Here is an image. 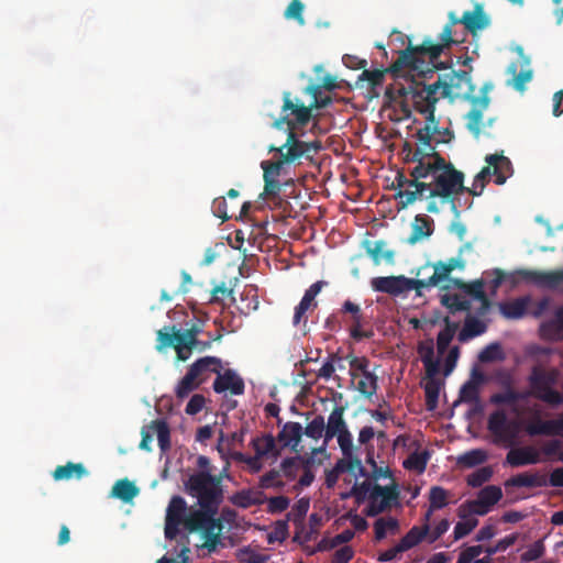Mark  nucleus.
I'll return each mask as SVG.
<instances>
[{
    "mask_svg": "<svg viewBox=\"0 0 563 563\" xmlns=\"http://www.w3.org/2000/svg\"><path fill=\"white\" fill-rule=\"evenodd\" d=\"M200 332L201 328L198 324H192L183 332L176 330L175 325L165 327L157 331L156 349L162 351L174 343H179L185 346L187 351L191 352L195 345H197V336Z\"/></svg>",
    "mask_w": 563,
    "mask_h": 563,
    "instance_id": "obj_11",
    "label": "nucleus"
},
{
    "mask_svg": "<svg viewBox=\"0 0 563 563\" xmlns=\"http://www.w3.org/2000/svg\"><path fill=\"white\" fill-rule=\"evenodd\" d=\"M423 389L427 410H435L439 404V395L441 389L440 379H426Z\"/></svg>",
    "mask_w": 563,
    "mask_h": 563,
    "instance_id": "obj_39",
    "label": "nucleus"
},
{
    "mask_svg": "<svg viewBox=\"0 0 563 563\" xmlns=\"http://www.w3.org/2000/svg\"><path fill=\"white\" fill-rule=\"evenodd\" d=\"M433 233V220L426 214H417L411 224V233L407 243L415 245Z\"/></svg>",
    "mask_w": 563,
    "mask_h": 563,
    "instance_id": "obj_24",
    "label": "nucleus"
},
{
    "mask_svg": "<svg viewBox=\"0 0 563 563\" xmlns=\"http://www.w3.org/2000/svg\"><path fill=\"white\" fill-rule=\"evenodd\" d=\"M398 520L389 517L388 519L379 518L374 523L375 539L383 540L386 537L387 530L395 531L398 529Z\"/></svg>",
    "mask_w": 563,
    "mask_h": 563,
    "instance_id": "obj_50",
    "label": "nucleus"
},
{
    "mask_svg": "<svg viewBox=\"0 0 563 563\" xmlns=\"http://www.w3.org/2000/svg\"><path fill=\"white\" fill-rule=\"evenodd\" d=\"M459 399L462 402L479 405V388L473 383L466 382L460 389Z\"/></svg>",
    "mask_w": 563,
    "mask_h": 563,
    "instance_id": "obj_55",
    "label": "nucleus"
},
{
    "mask_svg": "<svg viewBox=\"0 0 563 563\" xmlns=\"http://www.w3.org/2000/svg\"><path fill=\"white\" fill-rule=\"evenodd\" d=\"M423 178H413L410 180V186L400 189L396 192L395 198L399 199L398 210L407 208L412 205L417 199H420L430 189V184L422 180Z\"/></svg>",
    "mask_w": 563,
    "mask_h": 563,
    "instance_id": "obj_17",
    "label": "nucleus"
},
{
    "mask_svg": "<svg viewBox=\"0 0 563 563\" xmlns=\"http://www.w3.org/2000/svg\"><path fill=\"white\" fill-rule=\"evenodd\" d=\"M558 379L559 373L556 369L548 371L533 367L529 376L531 395L552 407L562 405L563 394L553 388L558 384Z\"/></svg>",
    "mask_w": 563,
    "mask_h": 563,
    "instance_id": "obj_8",
    "label": "nucleus"
},
{
    "mask_svg": "<svg viewBox=\"0 0 563 563\" xmlns=\"http://www.w3.org/2000/svg\"><path fill=\"white\" fill-rule=\"evenodd\" d=\"M374 485L369 481L362 483H355L351 492L342 496V498L354 497L357 504H361L368 499L369 494L373 490Z\"/></svg>",
    "mask_w": 563,
    "mask_h": 563,
    "instance_id": "obj_47",
    "label": "nucleus"
},
{
    "mask_svg": "<svg viewBox=\"0 0 563 563\" xmlns=\"http://www.w3.org/2000/svg\"><path fill=\"white\" fill-rule=\"evenodd\" d=\"M377 376L375 374L362 375L356 383V390L366 398H371L377 391Z\"/></svg>",
    "mask_w": 563,
    "mask_h": 563,
    "instance_id": "obj_46",
    "label": "nucleus"
},
{
    "mask_svg": "<svg viewBox=\"0 0 563 563\" xmlns=\"http://www.w3.org/2000/svg\"><path fill=\"white\" fill-rule=\"evenodd\" d=\"M429 531V526L426 523L422 528L412 527L399 541L404 551H407L419 544Z\"/></svg>",
    "mask_w": 563,
    "mask_h": 563,
    "instance_id": "obj_40",
    "label": "nucleus"
},
{
    "mask_svg": "<svg viewBox=\"0 0 563 563\" xmlns=\"http://www.w3.org/2000/svg\"><path fill=\"white\" fill-rule=\"evenodd\" d=\"M255 454L265 456L269 453L277 454L275 438L272 434H264L252 440Z\"/></svg>",
    "mask_w": 563,
    "mask_h": 563,
    "instance_id": "obj_41",
    "label": "nucleus"
},
{
    "mask_svg": "<svg viewBox=\"0 0 563 563\" xmlns=\"http://www.w3.org/2000/svg\"><path fill=\"white\" fill-rule=\"evenodd\" d=\"M428 457L426 454H419L417 452L410 454L404 462V467L407 470H415L422 473L426 470Z\"/></svg>",
    "mask_w": 563,
    "mask_h": 563,
    "instance_id": "obj_62",
    "label": "nucleus"
},
{
    "mask_svg": "<svg viewBox=\"0 0 563 563\" xmlns=\"http://www.w3.org/2000/svg\"><path fill=\"white\" fill-rule=\"evenodd\" d=\"M465 263L460 257H451L448 262H437L433 264L434 272L428 279H420L423 288L438 286L442 280L446 279L455 268H464Z\"/></svg>",
    "mask_w": 563,
    "mask_h": 563,
    "instance_id": "obj_19",
    "label": "nucleus"
},
{
    "mask_svg": "<svg viewBox=\"0 0 563 563\" xmlns=\"http://www.w3.org/2000/svg\"><path fill=\"white\" fill-rule=\"evenodd\" d=\"M493 476L490 466H484L467 476V485L471 487H481L484 483L488 482Z\"/></svg>",
    "mask_w": 563,
    "mask_h": 563,
    "instance_id": "obj_52",
    "label": "nucleus"
},
{
    "mask_svg": "<svg viewBox=\"0 0 563 563\" xmlns=\"http://www.w3.org/2000/svg\"><path fill=\"white\" fill-rule=\"evenodd\" d=\"M349 358L351 367L350 376L353 382L358 376V373H361V376H366V374H373L372 372L368 371L369 361L366 357L349 356Z\"/></svg>",
    "mask_w": 563,
    "mask_h": 563,
    "instance_id": "obj_54",
    "label": "nucleus"
},
{
    "mask_svg": "<svg viewBox=\"0 0 563 563\" xmlns=\"http://www.w3.org/2000/svg\"><path fill=\"white\" fill-rule=\"evenodd\" d=\"M441 98L452 95L464 96L467 100L475 97V86L472 84L471 74L466 70H452L441 77Z\"/></svg>",
    "mask_w": 563,
    "mask_h": 563,
    "instance_id": "obj_12",
    "label": "nucleus"
},
{
    "mask_svg": "<svg viewBox=\"0 0 563 563\" xmlns=\"http://www.w3.org/2000/svg\"><path fill=\"white\" fill-rule=\"evenodd\" d=\"M322 89L323 87L321 85H309L305 88V92L313 98L312 103L310 106H306L307 108H310V111L313 108H325L332 102V99L329 96L322 97Z\"/></svg>",
    "mask_w": 563,
    "mask_h": 563,
    "instance_id": "obj_45",
    "label": "nucleus"
},
{
    "mask_svg": "<svg viewBox=\"0 0 563 563\" xmlns=\"http://www.w3.org/2000/svg\"><path fill=\"white\" fill-rule=\"evenodd\" d=\"M303 428L299 422H287L278 433V441L284 446L296 449L301 440Z\"/></svg>",
    "mask_w": 563,
    "mask_h": 563,
    "instance_id": "obj_30",
    "label": "nucleus"
},
{
    "mask_svg": "<svg viewBox=\"0 0 563 563\" xmlns=\"http://www.w3.org/2000/svg\"><path fill=\"white\" fill-rule=\"evenodd\" d=\"M399 499V488L396 483L387 486L374 484L373 490L368 496V505L364 509L367 517H376L390 508Z\"/></svg>",
    "mask_w": 563,
    "mask_h": 563,
    "instance_id": "obj_13",
    "label": "nucleus"
},
{
    "mask_svg": "<svg viewBox=\"0 0 563 563\" xmlns=\"http://www.w3.org/2000/svg\"><path fill=\"white\" fill-rule=\"evenodd\" d=\"M431 510L442 509L448 505V492L441 486H432L429 493Z\"/></svg>",
    "mask_w": 563,
    "mask_h": 563,
    "instance_id": "obj_51",
    "label": "nucleus"
},
{
    "mask_svg": "<svg viewBox=\"0 0 563 563\" xmlns=\"http://www.w3.org/2000/svg\"><path fill=\"white\" fill-rule=\"evenodd\" d=\"M305 465L300 456L286 457L280 463V473L288 479L292 481L296 478L299 470Z\"/></svg>",
    "mask_w": 563,
    "mask_h": 563,
    "instance_id": "obj_48",
    "label": "nucleus"
},
{
    "mask_svg": "<svg viewBox=\"0 0 563 563\" xmlns=\"http://www.w3.org/2000/svg\"><path fill=\"white\" fill-rule=\"evenodd\" d=\"M487 456L483 450H472L460 456L459 462L466 467H474L486 461Z\"/></svg>",
    "mask_w": 563,
    "mask_h": 563,
    "instance_id": "obj_58",
    "label": "nucleus"
},
{
    "mask_svg": "<svg viewBox=\"0 0 563 563\" xmlns=\"http://www.w3.org/2000/svg\"><path fill=\"white\" fill-rule=\"evenodd\" d=\"M519 58L507 67V74L511 75V79L507 81L517 91H525L526 85L531 81L533 71L530 68V58L523 54L521 47H518Z\"/></svg>",
    "mask_w": 563,
    "mask_h": 563,
    "instance_id": "obj_14",
    "label": "nucleus"
},
{
    "mask_svg": "<svg viewBox=\"0 0 563 563\" xmlns=\"http://www.w3.org/2000/svg\"><path fill=\"white\" fill-rule=\"evenodd\" d=\"M280 472L276 470H271L266 474H264L260 479L261 488H271L275 487L282 489L285 486V483L279 479Z\"/></svg>",
    "mask_w": 563,
    "mask_h": 563,
    "instance_id": "obj_64",
    "label": "nucleus"
},
{
    "mask_svg": "<svg viewBox=\"0 0 563 563\" xmlns=\"http://www.w3.org/2000/svg\"><path fill=\"white\" fill-rule=\"evenodd\" d=\"M303 10L305 5L300 0H291L284 12V16L287 20H295L299 25H303Z\"/></svg>",
    "mask_w": 563,
    "mask_h": 563,
    "instance_id": "obj_53",
    "label": "nucleus"
},
{
    "mask_svg": "<svg viewBox=\"0 0 563 563\" xmlns=\"http://www.w3.org/2000/svg\"><path fill=\"white\" fill-rule=\"evenodd\" d=\"M395 63H396V60L387 69H373V70H368V69H366V67L363 68L362 74L357 78L356 85L360 86V87H363V82L366 81L371 89H375L376 87H378V86H380L383 84L384 76H385V74L387 71H389L394 76H399V74L402 70H408V73H410V75L412 77L418 76V77H421V78H426L427 75H428V74H418V71H415V70H412L409 67H404V68L399 69L398 71H393L391 70V66Z\"/></svg>",
    "mask_w": 563,
    "mask_h": 563,
    "instance_id": "obj_21",
    "label": "nucleus"
},
{
    "mask_svg": "<svg viewBox=\"0 0 563 563\" xmlns=\"http://www.w3.org/2000/svg\"><path fill=\"white\" fill-rule=\"evenodd\" d=\"M544 552L545 547L543 540H537L520 555V560L523 563L532 562L542 558Z\"/></svg>",
    "mask_w": 563,
    "mask_h": 563,
    "instance_id": "obj_60",
    "label": "nucleus"
},
{
    "mask_svg": "<svg viewBox=\"0 0 563 563\" xmlns=\"http://www.w3.org/2000/svg\"><path fill=\"white\" fill-rule=\"evenodd\" d=\"M540 333L544 339L559 341L563 339V306L555 310L554 317L540 327Z\"/></svg>",
    "mask_w": 563,
    "mask_h": 563,
    "instance_id": "obj_26",
    "label": "nucleus"
},
{
    "mask_svg": "<svg viewBox=\"0 0 563 563\" xmlns=\"http://www.w3.org/2000/svg\"><path fill=\"white\" fill-rule=\"evenodd\" d=\"M328 286V282L318 280L313 283L303 294L300 302L296 306L298 309L308 312L313 311L318 307L316 297L320 294L323 287Z\"/></svg>",
    "mask_w": 563,
    "mask_h": 563,
    "instance_id": "obj_33",
    "label": "nucleus"
},
{
    "mask_svg": "<svg viewBox=\"0 0 563 563\" xmlns=\"http://www.w3.org/2000/svg\"><path fill=\"white\" fill-rule=\"evenodd\" d=\"M220 477L209 472H198L185 483L189 495L197 497L199 509L188 508L181 496H173L166 509L164 533L167 540H177L181 547L180 563H187L190 552L189 534L199 532L202 548L213 552L220 542L221 523L216 518L222 503Z\"/></svg>",
    "mask_w": 563,
    "mask_h": 563,
    "instance_id": "obj_1",
    "label": "nucleus"
},
{
    "mask_svg": "<svg viewBox=\"0 0 563 563\" xmlns=\"http://www.w3.org/2000/svg\"><path fill=\"white\" fill-rule=\"evenodd\" d=\"M188 371L203 384L211 373L219 374V371H222V361L217 356H203L194 362Z\"/></svg>",
    "mask_w": 563,
    "mask_h": 563,
    "instance_id": "obj_22",
    "label": "nucleus"
},
{
    "mask_svg": "<svg viewBox=\"0 0 563 563\" xmlns=\"http://www.w3.org/2000/svg\"><path fill=\"white\" fill-rule=\"evenodd\" d=\"M443 323L444 329L441 330L437 336V349L440 355H443L446 352L451 341L460 328V323L452 321L449 317L443 319Z\"/></svg>",
    "mask_w": 563,
    "mask_h": 563,
    "instance_id": "obj_32",
    "label": "nucleus"
},
{
    "mask_svg": "<svg viewBox=\"0 0 563 563\" xmlns=\"http://www.w3.org/2000/svg\"><path fill=\"white\" fill-rule=\"evenodd\" d=\"M493 89L494 84L492 81H486L479 89V96L471 97L468 99L472 104V109L465 115L466 129L475 139H478L481 135L483 112L489 107L490 98L488 95Z\"/></svg>",
    "mask_w": 563,
    "mask_h": 563,
    "instance_id": "obj_10",
    "label": "nucleus"
},
{
    "mask_svg": "<svg viewBox=\"0 0 563 563\" xmlns=\"http://www.w3.org/2000/svg\"><path fill=\"white\" fill-rule=\"evenodd\" d=\"M148 428L156 432L162 453L168 452L170 450V430L168 423L163 419H156L151 422Z\"/></svg>",
    "mask_w": 563,
    "mask_h": 563,
    "instance_id": "obj_38",
    "label": "nucleus"
},
{
    "mask_svg": "<svg viewBox=\"0 0 563 563\" xmlns=\"http://www.w3.org/2000/svg\"><path fill=\"white\" fill-rule=\"evenodd\" d=\"M284 164L287 163L284 162V158L282 156L279 157V159L275 162L263 161L261 164V167L263 168L264 172L263 178L278 179V177L282 174Z\"/></svg>",
    "mask_w": 563,
    "mask_h": 563,
    "instance_id": "obj_59",
    "label": "nucleus"
},
{
    "mask_svg": "<svg viewBox=\"0 0 563 563\" xmlns=\"http://www.w3.org/2000/svg\"><path fill=\"white\" fill-rule=\"evenodd\" d=\"M448 18L449 21L439 35V43L426 38L420 45L413 46L409 42L408 46L399 52L391 70L398 71L409 67L418 74H433L435 70L448 68L445 63L439 60L441 54L452 44L464 42V36L460 37L457 31L453 30L455 25L462 24L461 18L453 11L449 12Z\"/></svg>",
    "mask_w": 563,
    "mask_h": 563,
    "instance_id": "obj_2",
    "label": "nucleus"
},
{
    "mask_svg": "<svg viewBox=\"0 0 563 563\" xmlns=\"http://www.w3.org/2000/svg\"><path fill=\"white\" fill-rule=\"evenodd\" d=\"M140 493L136 485L128 478L119 479L112 487L111 496L121 499L124 503H130Z\"/></svg>",
    "mask_w": 563,
    "mask_h": 563,
    "instance_id": "obj_34",
    "label": "nucleus"
},
{
    "mask_svg": "<svg viewBox=\"0 0 563 563\" xmlns=\"http://www.w3.org/2000/svg\"><path fill=\"white\" fill-rule=\"evenodd\" d=\"M371 287L376 292L387 294L391 297H398L411 290H415L416 295L420 297L423 284L420 279L409 278L405 275L379 276L371 279Z\"/></svg>",
    "mask_w": 563,
    "mask_h": 563,
    "instance_id": "obj_9",
    "label": "nucleus"
},
{
    "mask_svg": "<svg viewBox=\"0 0 563 563\" xmlns=\"http://www.w3.org/2000/svg\"><path fill=\"white\" fill-rule=\"evenodd\" d=\"M441 303L446 307L451 313L468 311L471 309V301L462 298L457 294H444L441 296Z\"/></svg>",
    "mask_w": 563,
    "mask_h": 563,
    "instance_id": "obj_42",
    "label": "nucleus"
},
{
    "mask_svg": "<svg viewBox=\"0 0 563 563\" xmlns=\"http://www.w3.org/2000/svg\"><path fill=\"white\" fill-rule=\"evenodd\" d=\"M344 407L335 406L328 418L327 426L324 424V439L329 441L333 439L344 429H347L346 423L343 419Z\"/></svg>",
    "mask_w": 563,
    "mask_h": 563,
    "instance_id": "obj_29",
    "label": "nucleus"
},
{
    "mask_svg": "<svg viewBox=\"0 0 563 563\" xmlns=\"http://www.w3.org/2000/svg\"><path fill=\"white\" fill-rule=\"evenodd\" d=\"M486 324L474 318L468 316L464 321V327L457 334V340L462 343L467 342L468 340L483 334L486 331Z\"/></svg>",
    "mask_w": 563,
    "mask_h": 563,
    "instance_id": "obj_35",
    "label": "nucleus"
},
{
    "mask_svg": "<svg viewBox=\"0 0 563 563\" xmlns=\"http://www.w3.org/2000/svg\"><path fill=\"white\" fill-rule=\"evenodd\" d=\"M438 157H442L437 151L435 145L429 143V145H419L412 153L408 161L417 163V165L432 164L438 162Z\"/></svg>",
    "mask_w": 563,
    "mask_h": 563,
    "instance_id": "obj_37",
    "label": "nucleus"
},
{
    "mask_svg": "<svg viewBox=\"0 0 563 563\" xmlns=\"http://www.w3.org/2000/svg\"><path fill=\"white\" fill-rule=\"evenodd\" d=\"M461 21L465 30L473 36H476L478 32L490 25V18L484 11V7L481 3H476L472 11H465L461 16Z\"/></svg>",
    "mask_w": 563,
    "mask_h": 563,
    "instance_id": "obj_18",
    "label": "nucleus"
},
{
    "mask_svg": "<svg viewBox=\"0 0 563 563\" xmlns=\"http://www.w3.org/2000/svg\"><path fill=\"white\" fill-rule=\"evenodd\" d=\"M311 119L310 108H307L298 98H292L290 91L283 92V106L280 117L275 119L273 126L283 129L287 126L286 142L280 146L271 145L269 152H277L287 164L295 163L303 157H311V153L320 150L319 142H303L298 139L295 129L297 125H306Z\"/></svg>",
    "mask_w": 563,
    "mask_h": 563,
    "instance_id": "obj_3",
    "label": "nucleus"
},
{
    "mask_svg": "<svg viewBox=\"0 0 563 563\" xmlns=\"http://www.w3.org/2000/svg\"><path fill=\"white\" fill-rule=\"evenodd\" d=\"M503 358L501 347L498 343H490L478 354V360L483 363L494 362Z\"/></svg>",
    "mask_w": 563,
    "mask_h": 563,
    "instance_id": "obj_63",
    "label": "nucleus"
},
{
    "mask_svg": "<svg viewBox=\"0 0 563 563\" xmlns=\"http://www.w3.org/2000/svg\"><path fill=\"white\" fill-rule=\"evenodd\" d=\"M261 497V492L241 490L233 496L232 501L238 507L249 508L251 506L260 505L262 503Z\"/></svg>",
    "mask_w": 563,
    "mask_h": 563,
    "instance_id": "obj_44",
    "label": "nucleus"
},
{
    "mask_svg": "<svg viewBox=\"0 0 563 563\" xmlns=\"http://www.w3.org/2000/svg\"><path fill=\"white\" fill-rule=\"evenodd\" d=\"M506 487H545L548 486V477L539 472L520 473L511 476L505 482Z\"/></svg>",
    "mask_w": 563,
    "mask_h": 563,
    "instance_id": "obj_25",
    "label": "nucleus"
},
{
    "mask_svg": "<svg viewBox=\"0 0 563 563\" xmlns=\"http://www.w3.org/2000/svg\"><path fill=\"white\" fill-rule=\"evenodd\" d=\"M200 382H198L192 374L187 371L185 376L179 380L175 388V394L178 399H184L189 396V394L197 388L200 387Z\"/></svg>",
    "mask_w": 563,
    "mask_h": 563,
    "instance_id": "obj_43",
    "label": "nucleus"
},
{
    "mask_svg": "<svg viewBox=\"0 0 563 563\" xmlns=\"http://www.w3.org/2000/svg\"><path fill=\"white\" fill-rule=\"evenodd\" d=\"M485 162L487 163V166L483 167L474 177L472 187L466 188V192L474 197L483 194L484 188L492 176H495V184L504 185L514 173L510 159L503 153L486 155Z\"/></svg>",
    "mask_w": 563,
    "mask_h": 563,
    "instance_id": "obj_7",
    "label": "nucleus"
},
{
    "mask_svg": "<svg viewBox=\"0 0 563 563\" xmlns=\"http://www.w3.org/2000/svg\"><path fill=\"white\" fill-rule=\"evenodd\" d=\"M501 497L503 492L499 486H485L479 490L477 499L471 503L472 511L475 515L484 516L501 499Z\"/></svg>",
    "mask_w": 563,
    "mask_h": 563,
    "instance_id": "obj_16",
    "label": "nucleus"
},
{
    "mask_svg": "<svg viewBox=\"0 0 563 563\" xmlns=\"http://www.w3.org/2000/svg\"><path fill=\"white\" fill-rule=\"evenodd\" d=\"M434 133H440L439 121L434 118V122H427V124L419 129L416 133V137L419 145H429L432 142Z\"/></svg>",
    "mask_w": 563,
    "mask_h": 563,
    "instance_id": "obj_49",
    "label": "nucleus"
},
{
    "mask_svg": "<svg viewBox=\"0 0 563 563\" xmlns=\"http://www.w3.org/2000/svg\"><path fill=\"white\" fill-rule=\"evenodd\" d=\"M529 396V393L518 391L508 387L503 393L493 394L489 398V402L493 405H509L511 406V412L519 415V408L516 405L519 400H523Z\"/></svg>",
    "mask_w": 563,
    "mask_h": 563,
    "instance_id": "obj_27",
    "label": "nucleus"
},
{
    "mask_svg": "<svg viewBox=\"0 0 563 563\" xmlns=\"http://www.w3.org/2000/svg\"><path fill=\"white\" fill-rule=\"evenodd\" d=\"M529 298L520 297L512 301L501 302L499 310L501 314L508 319H520L526 313Z\"/></svg>",
    "mask_w": 563,
    "mask_h": 563,
    "instance_id": "obj_36",
    "label": "nucleus"
},
{
    "mask_svg": "<svg viewBox=\"0 0 563 563\" xmlns=\"http://www.w3.org/2000/svg\"><path fill=\"white\" fill-rule=\"evenodd\" d=\"M410 176L413 178H430V189H428L429 199L427 211L429 213H439L440 206L435 198H440L441 203L450 202L452 208L455 210L456 206L454 199L456 196L466 192L464 186V174L457 170L452 163H449L444 157H438V162L427 165H416Z\"/></svg>",
    "mask_w": 563,
    "mask_h": 563,
    "instance_id": "obj_4",
    "label": "nucleus"
},
{
    "mask_svg": "<svg viewBox=\"0 0 563 563\" xmlns=\"http://www.w3.org/2000/svg\"><path fill=\"white\" fill-rule=\"evenodd\" d=\"M440 87L441 76L430 85L412 79L406 86L399 87L397 93L405 101H411L416 111L426 115V122H434L435 104L441 98V95L438 96Z\"/></svg>",
    "mask_w": 563,
    "mask_h": 563,
    "instance_id": "obj_6",
    "label": "nucleus"
},
{
    "mask_svg": "<svg viewBox=\"0 0 563 563\" xmlns=\"http://www.w3.org/2000/svg\"><path fill=\"white\" fill-rule=\"evenodd\" d=\"M338 439V443L342 451L345 461H349L353 456V439L352 434L347 429H344L339 434L335 435Z\"/></svg>",
    "mask_w": 563,
    "mask_h": 563,
    "instance_id": "obj_56",
    "label": "nucleus"
},
{
    "mask_svg": "<svg viewBox=\"0 0 563 563\" xmlns=\"http://www.w3.org/2000/svg\"><path fill=\"white\" fill-rule=\"evenodd\" d=\"M238 558L243 563H266L269 560L268 555L258 553L250 547L240 549Z\"/></svg>",
    "mask_w": 563,
    "mask_h": 563,
    "instance_id": "obj_61",
    "label": "nucleus"
},
{
    "mask_svg": "<svg viewBox=\"0 0 563 563\" xmlns=\"http://www.w3.org/2000/svg\"><path fill=\"white\" fill-rule=\"evenodd\" d=\"M213 390L217 394L230 390L232 395H242L245 389L243 379L233 371L227 369L223 373L219 371L217 378L213 382Z\"/></svg>",
    "mask_w": 563,
    "mask_h": 563,
    "instance_id": "obj_20",
    "label": "nucleus"
},
{
    "mask_svg": "<svg viewBox=\"0 0 563 563\" xmlns=\"http://www.w3.org/2000/svg\"><path fill=\"white\" fill-rule=\"evenodd\" d=\"M305 434L313 440H319L324 433V418L316 416L305 428Z\"/></svg>",
    "mask_w": 563,
    "mask_h": 563,
    "instance_id": "obj_57",
    "label": "nucleus"
},
{
    "mask_svg": "<svg viewBox=\"0 0 563 563\" xmlns=\"http://www.w3.org/2000/svg\"><path fill=\"white\" fill-rule=\"evenodd\" d=\"M530 435H561L563 434V417L555 420L536 418L527 427Z\"/></svg>",
    "mask_w": 563,
    "mask_h": 563,
    "instance_id": "obj_23",
    "label": "nucleus"
},
{
    "mask_svg": "<svg viewBox=\"0 0 563 563\" xmlns=\"http://www.w3.org/2000/svg\"><path fill=\"white\" fill-rule=\"evenodd\" d=\"M487 429L495 444L510 448L506 455V463L510 466L519 467L540 462V454L534 448H514L517 444L521 424L517 419H509L504 409H497L489 415Z\"/></svg>",
    "mask_w": 563,
    "mask_h": 563,
    "instance_id": "obj_5",
    "label": "nucleus"
},
{
    "mask_svg": "<svg viewBox=\"0 0 563 563\" xmlns=\"http://www.w3.org/2000/svg\"><path fill=\"white\" fill-rule=\"evenodd\" d=\"M365 247L367 255L376 265L380 264L382 261L388 264H393L395 261V252L393 250H385L386 242L384 240L375 242L366 241Z\"/></svg>",
    "mask_w": 563,
    "mask_h": 563,
    "instance_id": "obj_28",
    "label": "nucleus"
},
{
    "mask_svg": "<svg viewBox=\"0 0 563 563\" xmlns=\"http://www.w3.org/2000/svg\"><path fill=\"white\" fill-rule=\"evenodd\" d=\"M88 474L87 468L81 463L68 462L65 465H58L53 472L55 481H68L71 478H82Z\"/></svg>",
    "mask_w": 563,
    "mask_h": 563,
    "instance_id": "obj_31",
    "label": "nucleus"
},
{
    "mask_svg": "<svg viewBox=\"0 0 563 563\" xmlns=\"http://www.w3.org/2000/svg\"><path fill=\"white\" fill-rule=\"evenodd\" d=\"M516 275L520 276L521 279L532 282L548 289H556L563 284V269L550 272L519 269L516 272Z\"/></svg>",
    "mask_w": 563,
    "mask_h": 563,
    "instance_id": "obj_15",
    "label": "nucleus"
}]
</instances>
